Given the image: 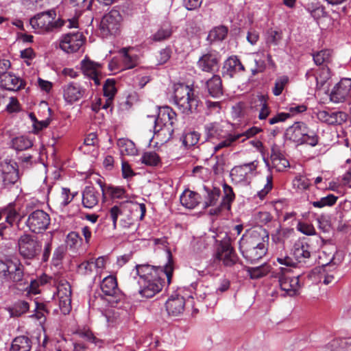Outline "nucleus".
I'll list each match as a JSON object with an SVG mask.
<instances>
[{
	"label": "nucleus",
	"instance_id": "f257e3e1",
	"mask_svg": "<svg viewBox=\"0 0 351 351\" xmlns=\"http://www.w3.org/2000/svg\"><path fill=\"white\" fill-rule=\"evenodd\" d=\"M167 263L164 267L154 266L147 263L135 266L138 293L143 298H151L160 292L165 285V277L167 284L171 283L173 271L172 255L167 251Z\"/></svg>",
	"mask_w": 351,
	"mask_h": 351
},
{
	"label": "nucleus",
	"instance_id": "f03ea898",
	"mask_svg": "<svg viewBox=\"0 0 351 351\" xmlns=\"http://www.w3.org/2000/svg\"><path fill=\"white\" fill-rule=\"evenodd\" d=\"M268 241L269 234L265 230H247L239 240L240 252L247 263L254 264L267 254Z\"/></svg>",
	"mask_w": 351,
	"mask_h": 351
},
{
	"label": "nucleus",
	"instance_id": "7ed1b4c3",
	"mask_svg": "<svg viewBox=\"0 0 351 351\" xmlns=\"http://www.w3.org/2000/svg\"><path fill=\"white\" fill-rule=\"evenodd\" d=\"M157 115H147V119L153 124V132L154 134L159 132L164 135L168 133V139L172 138L174 132V124L177 120L176 113L169 106L157 108Z\"/></svg>",
	"mask_w": 351,
	"mask_h": 351
},
{
	"label": "nucleus",
	"instance_id": "20e7f679",
	"mask_svg": "<svg viewBox=\"0 0 351 351\" xmlns=\"http://www.w3.org/2000/svg\"><path fill=\"white\" fill-rule=\"evenodd\" d=\"M174 104L181 112L189 114L197 111L199 100L194 95L193 90L184 84L175 86Z\"/></svg>",
	"mask_w": 351,
	"mask_h": 351
},
{
	"label": "nucleus",
	"instance_id": "39448f33",
	"mask_svg": "<svg viewBox=\"0 0 351 351\" xmlns=\"http://www.w3.org/2000/svg\"><path fill=\"white\" fill-rule=\"evenodd\" d=\"M24 266L17 258H6L0 261V279L2 282L21 285Z\"/></svg>",
	"mask_w": 351,
	"mask_h": 351
},
{
	"label": "nucleus",
	"instance_id": "423d86ee",
	"mask_svg": "<svg viewBox=\"0 0 351 351\" xmlns=\"http://www.w3.org/2000/svg\"><path fill=\"white\" fill-rule=\"evenodd\" d=\"M19 254L25 261H32L37 258L42 251V243L38 238L30 234H23L17 241Z\"/></svg>",
	"mask_w": 351,
	"mask_h": 351
},
{
	"label": "nucleus",
	"instance_id": "0eeeda50",
	"mask_svg": "<svg viewBox=\"0 0 351 351\" xmlns=\"http://www.w3.org/2000/svg\"><path fill=\"white\" fill-rule=\"evenodd\" d=\"M281 274L278 275V282L281 291L283 292L282 295L284 297H293L300 293V289L302 286L300 278L306 273V269L301 274L295 276H290L288 273L291 269H286L284 267H280Z\"/></svg>",
	"mask_w": 351,
	"mask_h": 351
},
{
	"label": "nucleus",
	"instance_id": "6e6552de",
	"mask_svg": "<svg viewBox=\"0 0 351 351\" xmlns=\"http://www.w3.org/2000/svg\"><path fill=\"white\" fill-rule=\"evenodd\" d=\"M258 161L255 160L234 167L230 171L232 180L236 184L248 185L257 174Z\"/></svg>",
	"mask_w": 351,
	"mask_h": 351
},
{
	"label": "nucleus",
	"instance_id": "1a4fd4ad",
	"mask_svg": "<svg viewBox=\"0 0 351 351\" xmlns=\"http://www.w3.org/2000/svg\"><path fill=\"white\" fill-rule=\"evenodd\" d=\"M50 221L51 219L48 213L37 209L29 214L25 225L32 232L40 234L47 229Z\"/></svg>",
	"mask_w": 351,
	"mask_h": 351
},
{
	"label": "nucleus",
	"instance_id": "9d476101",
	"mask_svg": "<svg viewBox=\"0 0 351 351\" xmlns=\"http://www.w3.org/2000/svg\"><path fill=\"white\" fill-rule=\"evenodd\" d=\"M58 302L60 311L64 315H67L71 310V286L65 280H61L57 285V291L53 295Z\"/></svg>",
	"mask_w": 351,
	"mask_h": 351
},
{
	"label": "nucleus",
	"instance_id": "9b49d317",
	"mask_svg": "<svg viewBox=\"0 0 351 351\" xmlns=\"http://www.w3.org/2000/svg\"><path fill=\"white\" fill-rule=\"evenodd\" d=\"M100 289L103 294L108 297L107 300L113 305L123 298V293L118 287L117 280L114 276L109 275L100 282Z\"/></svg>",
	"mask_w": 351,
	"mask_h": 351
},
{
	"label": "nucleus",
	"instance_id": "f8f14e48",
	"mask_svg": "<svg viewBox=\"0 0 351 351\" xmlns=\"http://www.w3.org/2000/svg\"><path fill=\"white\" fill-rule=\"evenodd\" d=\"M85 42L82 32H76L63 35L60 39V48L66 53H73L79 51Z\"/></svg>",
	"mask_w": 351,
	"mask_h": 351
},
{
	"label": "nucleus",
	"instance_id": "ddd939ff",
	"mask_svg": "<svg viewBox=\"0 0 351 351\" xmlns=\"http://www.w3.org/2000/svg\"><path fill=\"white\" fill-rule=\"evenodd\" d=\"M330 99L333 103L346 102L351 105V79L341 80L331 91Z\"/></svg>",
	"mask_w": 351,
	"mask_h": 351
},
{
	"label": "nucleus",
	"instance_id": "4468645a",
	"mask_svg": "<svg viewBox=\"0 0 351 351\" xmlns=\"http://www.w3.org/2000/svg\"><path fill=\"white\" fill-rule=\"evenodd\" d=\"M214 257L227 267L234 266L239 261L237 253L228 242H221L219 245Z\"/></svg>",
	"mask_w": 351,
	"mask_h": 351
},
{
	"label": "nucleus",
	"instance_id": "2eb2a0df",
	"mask_svg": "<svg viewBox=\"0 0 351 351\" xmlns=\"http://www.w3.org/2000/svg\"><path fill=\"white\" fill-rule=\"evenodd\" d=\"M3 219L4 222L0 223V230H4L8 228H12L14 225L19 226L22 219L25 217L24 212L21 214L16 208L15 202L9 203L2 209Z\"/></svg>",
	"mask_w": 351,
	"mask_h": 351
},
{
	"label": "nucleus",
	"instance_id": "dca6fc26",
	"mask_svg": "<svg viewBox=\"0 0 351 351\" xmlns=\"http://www.w3.org/2000/svg\"><path fill=\"white\" fill-rule=\"evenodd\" d=\"M90 6L91 1L88 3L85 10L67 8L64 14L66 19L59 17L55 22H93L94 18L90 10Z\"/></svg>",
	"mask_w": 351,
	"mask_h": 351
},
{
	"label": "nucleus",
	"instance_id": "f3484780",
	"mask_svg": "<svg viewBox=\"0 0 351 351\" xmlns=\"http://www.w3.org/2000/svg\"><path fill=\"white\" fill-rule=\"evenodd\" d=\"M311 247L304 241L296 242L293 248V256L299 267L307 268L311 265Z\"/></svg>",
	"mask_w": 351,
	"mask_h": 351
},
{
	"label": "nucleus",
	"instance_id": "a211bd4d",
	"mask_svg": "<svg viewBox=\"0 0 351 351\" xmlns=\"http://www.w3.org/2000/svg\"><path fill=\"white\" fill-rule=\"evenodd\" d=\"M220 55L216 51H210L202 55L197 62V67L206 73H214L219 69Z\"/></svg>",
	"mask_w": 351,
	"mask_h": 351
},
{
	"label": "nucleus",
	"instance_id": "6ab92c4d",
	"mask_svg": "<svg viewBox=\"0 0 351 351\" xmlns=\"http://www.w3.org/2000/svg\"><path fill=\"white\" fill-rule=\"evenodd\" d=\"M222 186L223 195L221 201L219 206L209 210L208 213L210 215H218L223 210L230 211L231 209V204L235 199L234 193L232 188L228 184L223 183Z\"/></svg>",
	"mask_w": 351,
	"mask_h": 351
},
{
	"label": "nucleus",
	"instance_id": "aec40b11",
	"mask_svg": "<svg viewBox=\"0 0 351 351\" xmlns=\"http://www.w3.org/2000/svg\"><path fill=\"white\" fill-rule=\"evenodd\" d=\"M62 93L65 102L72 104L84 96L86 90L76 82H69L62 86Z\"/></svg>",
	"mask_w": 351,
	"mask_h": 351
},
{
	"label": "nucleus",
	"instance_id": "412c9836",
	"mask_svg": "<svg viewBox=\"0 0 351 351\" xmlns=\"http://www.w3.org/2000/svg\"><path fill=\"white\" fill-rule=\"evenodd\" d=\"M250 108L252 113L258 114L260 120H265L271 112L267 98L263 95H258L253 98L250 102Z\"/></svg>",
	"mask_w": 351,
	"mask_h": 351
},
{
	"label": "nucleus",
	"instance_id": "4be33fe9",
	"mask_svg": "<svg viewBox=\"0 0 351 351\" xmlns=\"http://www.w3.org/2000/svg\"><path fill=\"white\" fill-rule=\"evenodd\" d=\"M317 117L321 122L328 125H341L346 121V114L344 112L331 110L318 111Z\"/></svg>",
	"mask_w": 351,
	"mask_h": 351
},
{
	"label": "nucleus",
	"instance_id": "5701e85b",
	"mask_svg": "<svg viewBox=\"0 0 351 351\" xmlns=\"http://www.w3.org/2000/svg\"><path fill=\"white\" fill-rule=\"evenodd\" d=\"M25 86L24 80L12 73L3 75L0 80V86L8 90L18 91L25 88Z\"/></svg>",
	"mask_w": 351,
	"mask_h": 351
},
{
	"label": "nucleus",
	"instance_id": "b1692460",
	"mask_svg": "<svg viewBox=\"0 0 351 351\" xmlns=\"http://www.w3.org/2000/svg\"><path fill=\"white\" fill-rule=\"evenodd\" d=\"M99 66V63L90 60L87 56L80 62V69L83 74L93 80L96 86L100 84L97 72Z\"/></svg>",
	"mask_w": 351,
	"mask_h": 351
},
{
	"label": "nucleus",
	"instance_id": "393cba45",
	"mask_svg": "<svg viewBox=\"0 0 351 351\" xmlns=\"http://www.w3.org/2000/svg\"><path fill=\"white\" fill-rule=\"evenodd\" d=\"M244 66L237 56H230L223 64L222 75L229 78L233 77L238 72L244 71Z\"/></svg>",
	"mask_w": 351,
	"mask_h": 351
},
{
	"label": "nucleus",
	"instance_id": "a878e982",
	"mask_svg": "<svg viewBox=\"0 0 351 351\" xmlns=\"http://www.w3.org/2000/svg\"><path fill=\"white\" fill-rule=\"evenodd\" d=\"M185 300L184 297L178 295H171L166 302L165 307L169 315L177 316L180 315L184 309Z\"/></svg>",
	"mask_w": 351,
	"mask_h": 351
},
{
	"label": "nucleus",
	"instance_id": "bb28decb",
	"mask_svg": "<svg viewBox=\"0 0 351 351\" xmlns=\"http://www.w3.org/2000/svg\"><path fill=\"white\" fill-rule=\"evenodd\" d=\"M306 80L310 88L316 89L322 87L326 80L329 78V73L328 69H322L320 71L319 78L312 71H308L306 73Z\"/></svg>",
	"mask_w": 351,
	"mask_h": 351
},
{
	"label": "nucleus",
	"instance_id": "cd10ccee",
	"mask_svg": "<svg viewBox=\"0 0 351 351\" xmlns=\"http://www.w3.org/2000/svg\"><path fill=\"white\" fill-rule=\"evenodd\" d=\"M306 131V125L303 122H295L289 127L286 136L290 140L300 145L303 138V132Z\"/></svg>",
	"mask_w": 351,
	"mask_h": 351
},
{
	"label": "nucleus",
	"instance_id": "c85d7f7f",
	"mask_svg": "<svg viewBox=\"0 0 351 351\" xmlns=\"http://www.w3.org/2000/svg\"><path fill=\"white\" fill-rule=\"evenodd\" d=\"M308 277L313 282H323L324 285H329L334 280V275L328 274L324 267L315 268L308 274Z\"/></svg>",
	"mask_w": 351,
	"mask_h": 351
},
{
	"label": "nucleus",
	"instance_id": "c756f323",
	"mask_svg": "<svg viewBox=\"0 0 351 351\" xmlns=\"http://www.w3.org/2000/svg\"><path fill=\"white\" fill-rule=\"evenodd\" d=\"M100 194L93 187L86 186L82 193V204L85 208H93L99 202Z\"/></svg>",
	"mask_w": 351,
	"mask_h": 351
},
{
	"label": "nucleus",
	"instance_id": "7c9ffc66",
	"mask_svg": "<svg viewBox=\"0 0 351 351\" xmlns=\"http://www.w3.org/2000/svg\"><path fill=\"white\" fill-rule=\"evenodd\" d=\"M203 189L205 192L204 196V208L214 206L217 204L221 195V190L219 188L214 186H208L204 185Z\"/></svg>",
	"mask_w": 351,
	"mask_h": 351
},
{
	"label": "nucleus",
	"instance_id": "2f4dec72",
	"mask_svg": "<svg viewBox=\"0 0 351 351\" xmlns=\"http://www.w3.org/2000/svg\"><path fill=\"white\" fill-rule=\"evenodd\" d=\"M199 195L189 190L184 191L180 197L181 204L189 209L195 208L199 204Z\"/></svg>",
	"mask_w": 351,
	"mask_h": 351
},
{
	"label": "nucleus",
	"instance_id": "473e14b6",
	"mask_svg": "<svg viewBox=\"0 0 351 351\" xmlns=\"http://www.w3.org/2000/svg\"><path fill=\"white\" fill-rule=\"evenodd\" d=\"M132 47H123L119 50V53L121 55V62L123 64L122 69H131L134 68L138 64V56L136 54H130V50Z\"/></svg>",
	"mask_w": 351,
	"mask_h": 351
},
{
	"label": "nucleus",
	"instance_id": "72a5a7b5",
	"mask_svg": "<svg viewBox=\"0 0 351 351\" xmlns=\"http://www.w3.org/2000/svg\"><path fill=\"white\" fill-rule=\"evenodd\" d=\"M271 160L273 167H274L278 171H282L289 166V160L278 149L272 148Z\"/></svg>",
	"mask_w": 351,
	"mask_h": 351
},
{
	"label": "nucleus",
	"instance_id": "f704fd0d",
	"mask_svg": "<svg viewBox=\"0 0 351 351\" xmlns=\"http://www.w3.org/2000/svg\"><path fill=\"white\" fill-rule=\"evenodd\" d=\"M206 87L209 95L218 98L223 95L222 82L219 75H214L206 82Z\"/></svg>",
	"mask_w": 351,
	"mask_h": 351
},
{
	"label": "nucleus",
	"instance_id": "c9c22d12",
	"mask_svg": "<svg viewBox=\"0 0 351 351\" xmlns=\"http://www.w3.org/2000/svg\"><path fill=\"white\" fill-rule=\"evenodd\" d=\"M16 162H5L2 165V171L4 174V182H8L11 184H14L19 180V172L16 168Z\"/></svg>",
	"mask_w": 351,
	"mask_h": 351
},
{
	"label": "nucleus",
	"instance_id": "e433bc0d",
	"mask_svg": "<svg viewBox=\"0 0 351 351\" xmlns=\"http://www.w3.org/2000/svg\"><path fill=\"white\" fill-rule=\"evenodd\" d=\"M98 147L99 140L97 135L95 132H91L86 136L83 145L79 149L84 154H90L95 152L97 153Z\"/></svg>",
	"mask_w": 351,
	"mask_h": 351
},
{
	"label": "nucleus",
	"instance_id": "4c0bfd02",
	"mask_svg": "<svg viewBox=\"0 0 351 351\" xmlns=\"http://www.w3.org/2000/svg\"><path fill=\"white\" fill-rule=\"evenodd\" d=\"M34 32L38 34H45L56 32L64 23H28Z\"/></svg>",
	"mask_w": 351,
	"mask_h": 351
},
{
	"label": "nucleus",
	"instance_id": "58836bf2",
	"mask_svg": "<svg viewBox=\"0 0 351 351\" xmlns=\"http://www.w3.org/2000/svg\"><path fill=\"white\" fill-rule=\"evenodd\" d=\"M33 141L26 135H21L11 140L10 147L16 151H23L31 148Z\"/></svg>",
	"mask_w": 351,
	"mask_h": 351
},
{
	"label": "nucleus",
	"instance_id": "ea45409f",
	"mask_svg": "<svg viewBox=\"0 0 351 351\" xmlns=\"http://www.w3.org/2000/svg\"><path fill=\"white\" fill-rule=\"evenodd\" d=\"M117 146L121 155L135 156L138 150L135 144L128 138H119L117 141Z\"/></svg>",
	"mask_w": 351,
	"mask_h": 351
},
{
	"label": "nucleus",
	"instance_id": "a19ab883",
	"mask_svg": "<svg viewBox=\"0 0 351 351\" xmlns=\"http://www.w3.org/2000/svg\"><path fill=\"white\" fill-rule=\"evenodd\" d=\"M32 341L25 336H19L14 339L10 351H30Z\"/></svg>",
	"mask_w": 351,
	"mask_h": 351
},
{
	"label": "nucleus",
	"instance_id": "79ce46f5",
	"mask_svg": "<svg viewBox=\"0 0 351 351\" xmlns=\"http://www.w3.org/2000/svg\"><path fill=\"white\" fill-rule=\"evenodd\" d=\"M29 304L25 300H17L7 308L11 317H20L29 311Z\"/></svg>",
	"mask_w": 351,
	"mask_h": 351
},
{
	"label": "nucleus",
	"instance_id": "37998d69",
	"mask_svg": "<svg viewBox=\"0 0 351 351\" xmlns=\"http://www.w3.org/2000/svg\"><path fill=\"white\" fill-rule=\"evenodd\" d=\"M271 269L269 263H265L258 267H247V272L252 279H258L267 276Z\"/></svg>",
	"mask_w": 351,
	"mask_h": 351
},
{
	"label": "nucleus",
	"instance_id": "c03bdc74",
	"mask_svg": "<svg viewBox=\"0 0 351 351\" xmlns=\"http://www.w3.org/2000/svg\"><path fill=\"white\" fill-rule=\"evenodd\" d=\"M99 34L103 38L116 35L120 29V23H97Z\"/></svg>",
	"mask_w": 351,
	"mask_h": 351
},
{
	"label": "nucleus",
	"instance_id": "a18cd8bd",
	"mask_svg": "<svg viewBox=\"0 0 351 351\" xmlns=\"http://www.w3.org/2000/svg\"><path fill=\"white\" fill-rule=\"evenodd\" d=\"M228 34V28L220 25L213 28L208 33V40L210 42L221 41L223 40Z\"/></svg>",
	"mask_w": 351,
	"mask_h": 351
},
{
	"label": "nucleus",
	"instance_id": "49530a36",
	"mask_svg": "<svg viewBox=\"0 0 351 351\" xmlns=\"http://www.w3.org/2000/svg\"><path fill=\"white\" fill-rule=\"evenodd\" d=\"M199 137L200 134L199 132L195 131H187L184 132L181 141L183 145L189 148L197 145L199 142Z\"/></svg>",
	"mask_w": 351,
	"mask_h": 351
},
{
	"label": "nucleus",
	"instance_id": "de8ad7c7",
	"mask_svg": "<svg viewBox=\"0 0 351 351\" xmlns=\"http://www.w3.org/2000/svg\"><path fill=\"white\" fill-rule=\"evenodd\" d=\"M141 162L150 167H156L161 163L160 156L155 152H145L143 154Z\"/></svg>",
	"mask_w": 351,
	"mask_h": 351
},
{
	"label": "nucleus",
	"instance_id": "09e8293b",
	"mask_svg": "<svg viewBox=\"0 0 351 351\" xmlns=\"http://www.w3.org/2000/svg\"><path fill=\"white\" fill-rule=\"evenodd\" d=\"M338 197L333 194L327 195L325 197H321L319 199L316 201L311 202V204H312L315 208H322L325 206H333Z\"/></svg>",
	"mask_w": 351,
	"mask_h": 351
},
{
	"label": "nucleus",
	"instance_id": "8fccbe9b",
	"mask_svg": "<svg viewBox=\"0 0 351 351\" xmlns=\"http://www.w3.org/2000/svg\"><path fill=\"white\" fill-rule=\"evenodd\" d=\"M303 138L301 140L300 145L307 144L312 147H315L318 144L319 137L315 131L311 130L306 126V131L303 132Z\"/></svg>",
	"mask_w": 351,
	"mask_h": 351
},
{
	"label": "nucleus",
	"instance_id": "3c124183",
	"mask_svg": "<svg viewBox=\"0 0 351 351\" xmlns=\"http://www.w3.org/2000/svg\"><path fill=\"white\" fill-rule=\"evenodd\" d=\"M172 34V29L169 25H163L159 28L151 36V39L155 42H160L169 38Z\"/></svg>",
	"mask_w": 351,
	"mask_h": 351
},
{
	"label": "nucleus",
	"instance_id": "603ef678",
	"mask_svg": "<svg viewBox=\"0 0 351 351\" xmlns=\"http://www.w3.org/2000/svg\"><path fill=\"white\" fill-rule=\"evenodd\" d=\"M94 270L93 258L85 260L77 265V273L82 276H90Z\"/></svg>",
	"mask_w": 351,
	"mask_h": 351
},
{
	"label": "nucleus",
	"instance_id": "864d4df0",
	"mask_svg": "<svg viewBox=\"0 0 351 351\" xmlns=\"http://www.w3.org/2000/svg\"><path fill=\"white\" fill-rule=\"evenodd\" d=\"M56 16V12L54 9L49 10L45 12H42L36 14L34 17L31 18L29 22L34 21H40V22H55Z\"/></svg>",
	"mask_w": 351,
	"mask_h": 351
},
{
	"label": "nucleus",
	"instance_id": "5fc2aeb1",
	"mask_svg": "<svg viewBox=\"0 0 351 351\" xmlns=\"http://www.w3.org/2000/svg\"><path fill=\"white\" fill-rule=\"evenodd\" d=\"M206 135L208 139H220L223 138V130L217 123H210L206 126Z\"/></svg>",
	"mask_w": 351,
	"mask_h": 351
},
{
	"label": "nucleus",
	"instance_id": "6e6d98bb",
	"mask_svg": "<svg viewBox=\"0 0 351 351\" xmlns=\"http://www.w3.org/2000/svg\"><path fill=\"white\" fill-rule=\"evenodd\" d=\"M242 134H228L227 136H224L223 140L221 141L214 147L215 152H217L223 147H228L232 145L233 143L237 141L241 138Z\"/></svg>",
	"mask_w": 351,
	"mask_h": 351
},
{
	"label": "nucleus",
	"instance_id": "4d7b16f0",
	"mask_svg": "<svg viewBox=\"0 0 351 351\" xmlns=\"http://www.w3.org/2000/svg\"><path fill=\"white\" fill-rule=\"evenodd\" d=\"M123 214V204L113 206L107 214V217H109L112 221L113 228L116 229L117 222L118 217Z\"/></svg>",
	"mask_w": 351,
	"mask_h": 351
},
{
	"label": "nucleus",
	"instance_id": "13d9d810",
	"mask_svg": "<svg viewBox=\"0 0 351 351\" xmlns=\"http://www.w3.org/2000/svg\"><path fill=\"white\" fill-rule=\"evenodd\" d=\"M106 194L109 195L112 199H123L126 197V192L121 186H108Z\"/></svg>",
	"mask_w": 351,
	"mask_h": 351
},
{
	"label": "nucleus",
	"instance_id": "bf43d9fd",
	"mask_svg": "<svg viewBox=\"0 0 351 351\" xmlns=\"http://www.w3.org/2000/svg\"><path fill=\"white\" fill-rule=\"evenodd\" d=\"M104 95L109 99H113L116 93L115 81L113 79H107L103 86Z\"/></svg>",
	"mask_w": 351,
	"mask_h": 351
},
{
	"label": "nucleus",
	"instance_id": "052dcab7",
	"mask_svg": "<svg viewBox=\"0 0 351 351\" xmlns=\"http://www.w3.org/2000/svg\"><path fill=\"white\" fill-rule=\"evenodd\" d=\"M288 81L289 78L287 76L283 75L278 77L276 80L274 87L272 90L274 95L276 96L280 95L282 93L285 86L288 83Z\"/></svg>",
	"mask_w": 351,
	"mask_h": 351
},
{
	"label": "nucleus",
	"instance_id": "680f3d73",
	"mask_svg": "<svg viewBox=\"0 0 351 351\" xmlns=\"http://www.w3.org/2000/svg\"><path fill=\"white\" fill-rule=\"evenodd\" d=\"M192 289L195 290V295L198 301L203 302L204 299L206 298L207 294L208 293V289L207 287H205L203 285H199L197 283H193L191 285Z\"/></svg>",
	"mask_w": 351,
	"mask_h": 351
},
{
	"label": "nucleus",
	"instance_id": "e2e57ef3",
	"mask_svg": "<svg viewBox=\"0 0 351 351\" xmlns=\"http://www.w3.org/2000/svg\"><path fill=\"white\" fill-rule=\"evenodd\" d=\"M73 199V195H71V191L69 188L63 187L62 188L61 195H60V208L63 209L65 208L69 204H70Z\"/></svg>",
	"mask_w": 351,
	"mask_h": 351
},
{
	"label": "nucleus",
	"instance_id": "0e129e2a",
	"mask_svg": "<svg viewBox=\"0 0 351 351\" xmlns=\"http://www.w3.org/2000/svg\"><path fill=\"white\" fill-rule=\"evenodd\" d=\"M296 229L303 234L308 236H312L316 234V230L314 226L308 223L298 221L296 226Z\"/></svg>",
	"mask_w": 351,
	"mask_h": 351
},
{
	"label": "nucleus",
	"instance_id": "69168bd1",
	"mask_svg": "<svg viewBox=\"0 0 351 351\" xmlns=\"http://www.w3.org/2000/svg\"><path fill=\"white\" fill-rule=\"evenodd\" d=\"M65 254V247L63 245L57 247L53 254L51 263L54 266H59L62 263V261Z\"/></svg>",
	"mask_w": 351,
	"mask_h": 351
},
{
	"label": "nucleus",
	"instance_id": "338daca9",
	"mask_svg": "<svg viewBox=\"0 0 351 351\" xmlns=\"http://www.w3.org/2000/svg\"><path fill=\"white\" fill-rule=\"evenodd\" d=\"M82 239L80 236L79 233L76 232H69L66 239V242L70 247L75 248L82 243Z\"/></svg>",
	"mask_w": 351,
	"mask_h": 351
},
{
	"label": "nucleus",
	"instance_id": "774afa93",
	"mask_svg": "<svg viewBox=\"0 0 351 351\" xmlns=\"http://www.w3.org/2000/svg\"><path fill=\"white\" fill-rule=\"evenodd\" d=\"M330 56V51L328 49L322 50L313 55V60L317 65H322L328 61Z\"/></svg>",
	"mask_w": 351,
	"mask_h": 351
}]
</instances>
